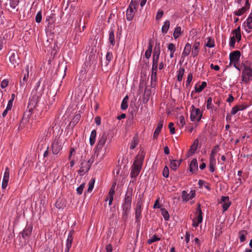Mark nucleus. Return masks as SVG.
Returning a JSON list of instances; mask_svg holds the SVG:
<instances>
[{
    "label": "nucleus",
    "mask_w": 252,
    "mask_h": 252,
    "mask_svg": "<svg viewBox=\"0 0 252 252\" xmlns=\"http://www.w3.org/2000/svg\"><path fill=\"white\" fill-rule=\"evenodd\" d=\"M132 196V189L128 188L125 195L123 202L122 204L123 210L122 215L124 218L126 219L131 209Z\"/></svg>",
    "instance_id": "nucleus-1"
},
{
    "label": "nucleus",
    "mask_w": 252,
    "mask_h": 252,
    "mask_svg": "<svg viewBox=\"0 0 252 252\" xmlns=\"http://www.w3.org/2000/svg\"><path fill=\"white\" fill-rule=\"evenodd\" d=\"M143 158H136L131 167L130 176L131 178L135 179L139 174L143 162Z\"/></svg>",
    "instance_id": "nucleus-2"
},
{
    "label": "nucleus",
    "mask_w": 252,
    "mask_h": 252,
    "mask_svg": "<svg viewBox=\"0 0 252 252\" xmlns=\"http://www.w3.org/2000/svg\"><path fill=\"white\" fill-rule=\"evenodd\" d=\"M107 136L108 135L105 132H103L100 135L99 140L96 146L95 151V153H97V157H103L106 156V155H105L106 152L105 151L104 153L103 152L104 150H102V148L106 143Z\"/></svg>",
    "instance_id": "nucleus-3"
},
{
    "label": "nucleus",
    "mask_w": 252,
    "mask_h": 252,
    "mask_svg": "<svg viewBox=\"0 0 252 252\" xmlns=\"http://www.w3.org/2000/svg\"><path fill=\"white\" fill-rule=\"evenodd\" d=\"M244 68L242 72V81L247 84L252 80V69L249 65L243 64Z\"/></svg>",
    "instance_id": "nucleus-4"
},
{
    "label": "nucleus",
    "mask_w": 252,
    "mask_h": 252,
    "mask_svg": "<svg viewBox=\"0 0 252 252\" xmlns=\"http://www.w3.org/2000/svg\"><path fill=\"white\" fill-rule=\"evenodd\" d=\"M138 4L137 0H131L126 13V18L128 21H130L133 19L135 14L134 10L136 8Z\"/></svg>",
    "instance_id": "nucleus-5"
},
{
    "label": "nucleus",
    "mask_w": 252,
    "mask_h": 252,
    "mask_svg": "<svg viewBox=\"0 0 252 252\" xmlns=\"http://www.w3.org/2000/svg\"><path fill=\"white\" fill-rule=\"evenodd\" d=\"M40 83L41 79H40L36 83L31 94V95L37 97L38 98H40L42 95L45 89V86L44 85L40 86Z\"/></svg>",
    "instance_id": "nucleus-6"
},
{
    "label": "nucleus",
    "mask_w": 252,
    "mask_h": 252,
    "mask_svg": "<svg viewBox=\"0 0 252 252\" xmlns=\"http://www.w3.org/2000/svg\"><path fill=\"white\" fill-rule=\"evenodd\" d=\"M80 162L81 164L79 172L84 174L89 171L93 161H91V159L86 160L85 158H81Z\"/></svg>",
    "instance_id": "nucleus-7"
},
{
    "label": "nucleus",
    "mask_w": 252,
    "mask_h": 252,
    "mask_svg": "<svg viewBox=\"0 0 252 252\" xmlns=\"http://www.w3.org/2000/svg\"><path fill=\"white\" fill-rule=\"evenodd\" d=\"M190 119L191 121H199L202 118V113L199 108H196L193 105L191 106Z\"/></svg>",
    "instance_id": "nucleus-8"
},
{
    "label": "nucleus",
    "mask_w": 252,
    "mask_h": 252,
    "mask_svg": "<svg viewBox=\"0 0 252 252\" xmlns=\"http://www.w3.org/2000/svg\"><path fill=\"white\" fill-rule=\"evenodd\" d=\"M62 149V142L60 138H55L52 144V153L54 155H58Z\"/></svg>",
    "instance_id": "nucleus-9"
},
{
    "label": "nucleus",
    "mask_w": 252,
    "mask_h": 252,
    "mask_svg": "<svg viewBox=\"0 0 252 252\" xmlns=\"http://www.w3.org/2000/svg\"><path fill=\"white\" fill-rule=\"evenodd\" d=\"M241 52L239 50L234 51L229 54V64L238 63L240 62Z\"/></svg>",
    "instance_id": "nucleus-10"
},
{
    "label": "nucleus",
    "mask_w": 252,
    "mask_h": 252,
    "mask_svg": "<svg viewBox=\"0 0 252 252\" xmlns=\"http://www.w3.org/2000/svg\"><path fill=\"white\" fill-rule=\"evenodd\" d=\"M39 99V98H38L37 97H34L32 95H31V96L30 97L28 106V108H29V114L28 115V117L31 115V113H32V112L37 106V103Z\"/></svg>",
    "instance_id": "nucleus-11"
},
{
    "label": "nucleus",
    "mask_w": 252,
    "mask_h": 252,
    "mask_svg": "<svg viewBox=\"0 0 252 252\" xmlns=\"http://www.w3.org/2000/svg\"><path fill=\"white\" fill-rule=\"evenodd\" d=\"M220 203L222 204V212H225L231 205V202L228 196H222Z\"/></svg>",
    "instance_id": "nucleus-12"
},
{
    "label": "nucleus",
    "mask_w": 252,
    "mask_h": 252,
    "mask_svg": "<svg viewBox=\"0 0 252 252\" xmlns=\"http://www.w3.org/2000/svg\"><path fill=\"white\" fill-rule=\"evenodd\" d=\"M73 230L70 231L67 236L64 252H69L73 240Z\"/></svg>",
    "instance_id": "nucleus-13"
},
{
    "label": "nucleus",
    "mask_w": 252,
    "mask_h": 252,
    "mask_svg": "<svg viewBox=\"0 0 252 252\" xmlns=\"http://www.w3.org/2000/svg\"><path fill=\"white\" fill-rule=\"evenodd\" d=\"M32 228L33 226L32 223H27L23 231L21 232L23 238L26 239V237L30 236L32 230Z\"/></svg>",
    "instance_id": "nucleus-14"
},
{
    "label": "nucleus",
    "mask_w": 252,
    "mask_h": 252,
    "mask_svg": "<svg viewBox=\"0 0 252 252\" xmlns=\"http://www.w3.org/2000/svg\"><path fill=\"white\" fill-rule=\"evenodd\" d=\"M142 203L140 200L138 201L135 208V221L138 222L141 218Z\"/></svg>",
    "instance_id": "nucleus-15"
},
{
    "label": "nucleus",
    "mask_w": 252,
    "mask_h": 252,
    "mask_svg": "<svg viewBox=\"0 0 252 252\" xmlns=\"http://www.w3.org/2000/svg\"><path fill=\"white\" fill-rule=\"evenodd\" d=\"M160 53V47L159 43H156L153 55V61L158 62V59Z\"/></svg>",
    "instance_id": "nucleus-16"
},
{
    "label": "nucleus",
    "mask_w": 252,
    "mask_h": 252,
    "mask_svg": "<svg viewBox=\"0 0 252 252\" xmlns=\"http://www.w3.org/2000/svg\"><path fill=\"white\" fill-rule=\"evenodd\" d=\"M198 140L196 139L194 140V142L193 143L192 145L191 146L188 152V157L192 156V155L195 152V151L197 150V146L198 144Z\"/></svg>",
    "instance_id": "nucleus-17"
},
{
    "label": "nucleus",
    "mask_w": 252,
    "mask_h": 252,
    "mask_svg": "<svg viewBox=\"0 0 252 252\" xmlns=\"http://www.w3.org/2000/svg\"><path fill=\"white\" fill-rule=\"evenodd\" d=\"M163 120H161L159 121V122L158 124L157 127L154 132V135H153V138H157L160 133L161 128L163 126Z\"/></svg>",
    "instance_id": "nucleus-18"
},
{
    "label": "nucleus",
    "mask_w": 252,
    "mask_h": 252,
    "mask_svg": "<svg viewBox=\"0 0 252 252\" xmlns=\"http://www.w3.org/2000/svg\"><path fill=\"white\" fill-rule=\"evenodd\" d=\"M198 162L196 158H193L189 165V171L192 173L198 170Z\"/></svg>",
    "instance_id": "nucleus-19"
},
{
    "label": "nucleus",
    "mask_w": 252,
    "mask_h": 252,
    "mask_svg": "<svg viewBox=\"0 0 252 252\" xmlns=\"http://www.w3.org/2000/svg\"><path fill=\"white\" fill-rule=\"evenodd\" d=\"M182 161V158H180V160L173 159L170 161V168L173 170H176Z\"/></svg>",
    "instance_id": "nucleus-20"
},
{
    "label": "nucleus",
    "mask_w": 252,
    "mask_h": 252,
    "mask_svg": "<svg viewBox=\"0 0 252 252\" xmlns=\"http://www.w3.org/2000/svg\"><path fill=\"white\" fill-rule=\"evenodd\" d=\"M55 21V15L54 14H51L50 16L46 18V22H48V27L50 28V31L53 29L54 26H52L53 24Z\"/></svg>",
    "instance_id": "nucleus-21"
},
{
    "label": "nucleus",
    "mask_w": 252,
    "mask_h": 252,
    "mask_svg": "<svg viewBox=\"0 0 252 252\" xmlns=\"http://www.w3.org/2000/svg\"><path fill=\"white\" fill-rule=\"evenodd\" d=\"M199 46L200 42L198 41H196L193 44L191 54L194 57L198 55L199 51Z\"/></svg>",
    "instance_id": "nucleus-22"
},
{
    "label": "nucleus",
    "mask_w": 252,
    "mask_h": 252,
    "mask_svg": "<svg viewBox=\"0 0 252 252\" xmlns=\"http://www.w3.org/2000/svg\"><path fill=\"white\" fill-rule=\"evenodd\" d=\"M196 214L197 215V217L195 219L198 221L199 222H202L203 219L202 212L201 209V205L200 204L198 205V206L196 208Z\"/></svg>",
    "instance_id": "nucleus-23"
},
{
    "label": "nucleus",
    "mask_w": 252,
    "mask_h": 252,
    "mask_svg": "<svg viewBox=\"0 0 252 252\" xmlns=\"http://www.w3.org/2000/svg\"><path fill=\"white\" fill-rule=\"evenodd\" d=\"M9 61L14 67L19 64V58L14 53H13L10 57Z\"/></svg>",
    "instance_id": "nucleus-24"
},
{
    "label": "nucleus",
    "mask_w": 252,
    "mask_h": 252,
    "mask_svg": "<svg viewBox=\"0 0 252 252\" xmlns=\"http://www.w3.org/2000/svg\"><path fill=\"white\" fill-rule=\"evenodd\" d=\"M191 45L190 44L187 43L186 44L184 51L182 54V57H185L188 56L191 51Z\"/></svg>",
    "instance_id": "nucleus-25"
},
{
    "label": "nucleus",
    "mask_w": 252,
    "mask_h": 252,
    "mask_svg": "<svg viewBox=\"0 0 252 252\" xmlns=\"http://www.w3.org/2000/svg\"><path fill=\"white\" fill-rule=\"evenodd\" d=\"M109 41L112 46L115 45L114 32L112 29H111L109 31Z\"/></svg>",
    "instance_id": "nucleus-26"
},
{
    "label": "nucleus",
    "mask_w": 252,
    "mask_h": 252,
    "mask_svg": "<svg viewBox=\"0 0 252 252\" xmlns=\"http://www.w3.org/2000/svg\"><path fill=\"white\" fill-rule=\"evenodd\" d=\"M232 33L235 35V38L237 39L238 42H239L241 39L240 27L239 26L236 29L233 31Z\"/></svg>",
    "instance_id": "nucleus-27"
},
{
    "label": "nucleus",
    "mask_w": 252,
    "mask_h": 252,
    "mask_svg": "<svg viewBox=\"0 0 252 252\" xmlns=\"http://www.w3.org/2000/svg\"><path fill=\"white\" fill-rule=\"evenodd\" d=\"M96 136V131L95 130H92L90 137V144L91 146H93L95 142Z\"/></svg>",
    "instance_id": "nucleus-28"
},
{
    "label": "nucleus",
    "mask_w": 252,
    "mask_h": 252,
    "mask_svg": "<svg viewBox=\"0 0 252 252\" xmlns=\"http://www.w3.org/2000/svg\"><path fill=\"white\" fill-rule=\"evenodd\" d=\"M139 143V139L137 135H135L134 136H133L132 141L130 145V149H134L136 146Z\"/></svg>",
    "instance_id": "nucleus-29"
},
{
    "label": "nucleus",
    "mask_w": 252,
    "mask_h": 252,
    "mask_svg": "<svg viewBox=\"0 0 252 252\" xmlns=\"http://www.w3.org/2000/svg\"><path fill=\"white\" fill-rule=\"evenodd\" d=\"M170 27V22L169 20H166L161 29V32L163 33H166Z\"/></svg>",
    "instance_id": "nucleus-30"
},
{
    "label": "nucleus",
    "mask_w": 252,
    "mask_h": 252,
    "mask_svg": "<svg viewBox=\"0 0 252 252\" xmlns=\"http://www.w3.org/2000/svg\"><path fill=\"white\" fill-rule=\"evenodd\" d=\"M248 234L246 230H241L239 232V238L241 242H244L246 240V236Z\"/></svg>",
    "instance_id": "nucleus-31"
},
{
    "label": "nucleus",
    "mask_w": 252,
    "mask_h": 252,
    "mask_svg": "<svg viewBox=\"0 0 252 252\" xmlns=\"http://www.w3.org/2000/svg\"><path fill=\"white\" fill-rule=\"evenodd\" d=\"M207 42L205 46L209 48H213L215 46V41L213 38H212L211 37H208L207 38Z\"/></svg>",
    "instance_id": "nucleus-32"
},
{
    "label": "nucleus",
    "mask_w": 252,
    "mask_h": 252,
    "mask_svg": "<svg viewBox=\"0 0 252 252\" xmlns=\"http://www.w3.org/2000/svg\"><path fill=\"white\" fill-rule=\"evenodd\" d=\"M161 213L163 217L165 220H168L170 218V216L168 212L166 210V209L162 208L160 209Z\"/></svg>",
    "instance_id": "nucleus-33"
},
{
    "label": "nucleus",
    "mask_w": 252,
    "mask_h": 252,
    "mask_svg": "<svg viewBox=\"0 0 252 252\" xmlns=\"http://www.w3.org/2000/svg\"><path fill=\"white\" fill-rule=\"evenodd\" d=\"M198 185L199 186V188H201L202 187H204L208 190H211V188L210 187L209 184L208 183H207V182H206L205 181H203V180H199L198 181Z\"/></svg>",
    "instance_id": "nucleus-34"
},
{
    "label": "nucleus",
    "mask_w": 252,
    "mask_h": 252,
    "mask_svg": "<svg viewBox=\"0 0 252 252\" xmlns=\"http://www.w3.org/2000/svg\"><path fill=\"white\" fill-rule=\"evenodd\" d=\"M216 158H210L209 163V170L211 172H214L215 170Z\"/></svg>",
    "instance_id": "nucleus-35"
},
{
    "label": "nucleus",
    "mask_w": 252,
    "mask_h": 252,
    "mask_svg": "<svg viewBox=\"0 0 252 252\" xmlns=\"http://www.w3.org/2000/svg\"><path fill=\"white\" fill-rule=\"evenodd\" d=\"M128 99V97L127 95H126L123 99L121 105V108L122 110H126L127 109L128 107L127 104V101Z\"/></svg>",
    "instance_id": "nucleus-36"
},
{
    "label": "nucleus",
    "mask_w": 252,
    "mask_h": 252,
    "mask_svg": "<svg viewBox=\"0 0 252 252\" xmlns=\"http://www.w3.org/2000/svg\"><path fill=\"white\" fill-rule=\"evenodd\" d=\"M177 80L179 82H181L182 80V78L185 73V69L183 67H180L177 71Z\"/></svg>",
    "instance_id": "nucleus-37"
},
{
    "label": "nucleus",
    "mask_w": 252,
    "mask_h": 252,
    "mask_svg": "<svg viewBox=\"0 0 252 252\" xmlns=\"http://www.w3.org/2000/svg\"><path fill=\"white\" fill-rule=\"evenodd\" d=\"M207 109H211L212 111L214 110H217V108L215 107L214 105L212 104V98L211 97H209L207 100Z\"/></svg>",
    "instance_id": "nucleus-38"
},
{
    "label": "nucleus",
    "mask_w": 252,
    "mask_h": 252,
    "mask_svg": "<svg viewBox=\"0 0 252 252\" xmlns=\"http://www.w3.org/2000/svg\"><path fill=\"white\" fill-rule=\"evenodd\" d=\"M247 10L248 9L243 6L241 8L234 11V14L236 16H240L243 15Z\"/></svg>",
    "instance_id": "nucleus-39"
},
{
    "label": "nucleus",
    "mask_w": 252,
    "mask_h": 252,
    "mask_svg": "<svg viewBox=\"0 0 252 252\" xmlns=\"http://www.w3.org/2000/svg\"><path fill=\"white\" fill-rule=\"evenodd\" d=\"M81 118V115L80 114H77L75 115L72 121L70 122V124H72L73 126L76 125L79 121Z\"/></svg>",
    "instance_id": "nucleus-40"
},
{
    "label": "nucleus",
    "mask_w": 252,
    "mask_h": 252,
    "mask_svg": "<svg viewBox=\"0 0 252 252\" xmlns=\"http://www.w3.org/2000/svg\"><path fill=\"white\" fill-rule=\"evenodd\" d=\"M207 86V83L206 82H202L201 84L197 87L196 86L195 87V92L196 93H200Z\"/></svg>",
    "instance_id": "nucleus-41"
},
{
    "label": "nucleus",
    "mask_w": 252,
    "mask_h": 252,
    "mask_svg": "<svg viewBox=\"0 0 252 252\" xmlns=\"http://www.w3.org/2000/svg\"><path fill=\"white\" fill-rule=\"evenodd\" d=\"M181 33V27H177L174 32L173 36L175 39H177L179 37L180 34Z\"/></svg>",
    "instance_id": "nucleus-42"
},
{
    "label": "nucleus",
    "mask_w": 252,
    "mask_h": 252,
    "mask_svg": "<svg viewBox=\"0 0 252 252\" xmlns=\"http://www.w3.org/2000/svg\"><path fill=\"white\" fill-rule=\"evenodd\" d=\"M159 240H160V238L155 234L151 238L148 240L147 243L148 244H151Z\"/></svg>",
    "instance_id": "nucleus-43"
},
{
    "label": "nucleus",
    "mask_w": 252,
    "mask_h": 252,
    "mask_svg": "<svg viewBox=\"0 0 252 252\" xmlns=\"http://www.w3.org/2000/svg\"><path fill=\"white\" fill-rule=\"evenodd\" d=\"M94 183H95V179L92 178L91 180H90V181L89 182V187H88V190H87L88 192H91L93 190V189L94 188Z\"/></svg>",
    "instance_id": "nucleus-44"
},
{
    "label": "nucleus",
    "mask_w": 252,
    "mask_h": 252,
    "mask_svg": "<svg viewBox=\"0 0 252 252\" xmlns=\"http://www.w3.org/2000/svg\"><path fill=\"white\" fill-rule=\"evenodd\" d=\"M113 54L112 52H108L106 55V66H107L108 63L112 61L113 59Z\"/></svg>",
    "instance_id": "nucleus-45"
},
{
    "label": "nucleus",
    "mask_w": 252,
    "mask_h": 252,
    "mask_svg": "<svg viewBox=\"0 0 252 252\" xmlns=\"http://www.w3.org/2000/svg\"><path fill=\"white\" fill-rule=\"evenodd\" d=\"M55 206L59 209H63L65 207V205L62 200H57L55 203Z\"/></svg>",
    "instance_id": "nucleus-46"
},
{
    "label": "nucleus",
    "mask_w": 252,
    "mask_h": 252,
    "mask_svg": "<svg viewBox=\"0 0 252 252\" xmlns=\"http://www.w3.org/2000/svg\"><path fill=\"white\" fill-rule=\"evenodd\" d=\"M85 187V183H83L77 188L76 191L78 194L81 195L82 194Z\"/></svg>",
    "instance_id": "nucleus-47"
},
{
    "label": "nucleus",
    "mask_w": 252,
    "mask_h": 252,
    "mask_svg": "<svg viewBox=\"0 0 252 252\" xmlns=\"http://www.w3.org/2000/svg\"><path fill=\"white\" fill-rule=\"evenodd\" d=\"M185 125V118L183 116H180L179 117V122H178V125L179 127L182 128Z\"/></svg>",
    "instance_id": "nucleus-48"
},
{
    "label": "nucleus",
    "mask_w": 252,
    "mask_h": 252,
    "mask_svg": "<svg viewBox=\"0 0 252 252\" xmlns=\"http://www.w3.org/2000/svg\"><path fill=\"white\" fill-rule=\"evenodd\" d=\"M158 66V62L153 61L152 72H153L154 73H157Z\"/></svg>",
    "instance_id": "nucleus-49"
},
{
    "label": "nucleus",
    "mask_w": 252,
    "mask_h": 252,
    "mask_svg": "<svg viewBox=\"0 0 252 252\" xmlns=\"http://www.w3.org/2000/svg\"><path fill=\"white\" fill-rule=\"evenodd\" d=\"M189 194H188V192L184 190L182 192V198L184 201H185L186 202L189 201Z\"/></svg>",
    "instance_id": "nucleus-50"
},
{
    "label": "nucleus",
    "mask_w": 252,
    "mask_h": 252,
    "mask_svg": "<svg viewBox=\"0 0 252 252\" xmlns=\"http://www.w3.org/2000/svg\"><path fill=\"white\" fill-rule=\"evenodd\" d=\"M29 66L27 65L25 68L26 70V73L24 74L23 78L22 79L23 82H27L29 78Z\"/></svg>",
    "instance_id": "nucleus-51"
},
{
    "label": "nucleus",
    "mask_w": 252,
    "mask_h": 252,
    "mask_svg": "<svg viewBox=\"0 0 252 252\" xmlns=\"http://www.w3.org/2000/svg\"><path fill=\"white\" fill-rule=\"evenodd\" d=\"M9 1L10 6L12 9H15L19 2V0H9Z\"/></svg>",
    "instance_id": "nucleus-52"
},
{
    "label": "nucleus",
    "mask_w": 252,
    "mask_h": 252,
    "mask_svg": "<svg viewBox=\"0 0 252 252\" xmlns=\"http://www.w3.org/2000/svg\"><path fill=\"white\" fill-rule=\"evenodd\" d=\"M220 150V148L219 146H215L211 151L210 158H214V157L217 156L216 153Z\"/></svg>",
    "instance_id": "nucleus-53"
},
{
    "label": "nucleus",
    "mask_w": 252,
    "mask_h": 252,
    "mask_svg": "<svg viewBox=\"0 0 252 252\" xmlns=\"http://www.w3.org/2000/svg\"><path fill=\"white\" fill-rule=\"evenodd\" d=\"M169 168L167 166H165L162 171V175L165 178H168L169 177Z\"/></svg>",
    "instance_id": "nucleus-54"
},
{
    "label": "nucleus",
    "mask_w": 252,
    "mask_h": 252,
    "mask_svg": "<svg viewBox=\"0 0 252 252\" xmlns=\"http://www.w3.org/2000/svg\"><path fill=\"white\" fill-rule=\"evenodd\" d=\"M9 178V170L8 167H6L5 169V172L4 173L3 179L8 180Z\"/></svg>",
    "instance_id": "nucleus-55"
},
{
    "label": "nucleus",
    "mask_w": 252,
    "mask_h": 252,
    "mask_svg": "<svg viewBox=\"0 0 252 252\" xmlns=\"http://www.w3.org/2000/svg\"><path fill=\"white\" fill-rule=\"evenodd\" d=\"M168 49L170 52H175L176 51V47L175 45L172 43H170L168 45Z\"/></svg>",
    "instance_id": "nucleus-56"
},
{
    "label": "nucleus",
    "mask_w": 252,
    "mask_h": 252,
    "mask_svg": "<svg viewBox=\"0 0 252 252\" xmlns=\"http://www.w3.org/2000/svg\"><path fill=\"white\" fill-rule=\"evenodd\" d=\"M42 20V13L41 11H39L36 14V15L35 16V21L37 23H40Z\"/></svg>",
    "instance_id": "nucleus-57"
},
{
    "label": "nucleus",
    "mask_w": 252,
    "mask_h": 252,
    "mask_svg": "<svg viewBox=\"0 0 252 252\" xmlns=\"http://www.w3.org/2000/svg\"><path fill=\"white\" fill-rule=\"evenodd\" d=\"M236 39L234 36H232L230 38L229 46L230 47L233 48L235 47Z\"/></svg>",
    "instance_id": "nucleus-58"
},
{
    "label": "nucleus",
    "mask_w": 252,
    "mask_h": 252,
    "mask_svg": "<svg viewBox=\"0 0 252 252\" xmlns=\"http://www.w3.org/2000/svg\"><path fill=\"white\" fill-rule=\"evenodd\" d=\"M8 80L7 79H4L2 81L0 84V87L2 89L5 88L8 85Z\"/></svg>",
    "instance_id": "nucleus-59"
},
{
    "label": "nucleus",
    "mask_w": 252,
    "mask_h": 252,
    "mask_svg": "<svg viewBox=\"0 0 252 252\" xmlns=\"http://www.w3.org/2000/svg\"><path fill=\"white\" fill-rule=\"evenodd\" d=\"M168 127L170 129V132L172 134H174L175 132V129L174 127V123L172 122L170 123L168 125Z\"/></svg>",
    "instance_id": "nucleus-60"
},
{
    "label": "nucleus",
    "mask_w": 252,
    "mask_h": 252,
    "mask_svg": "<svg viewBox=\"0 0 252 252\" xmlns=\"http://www.w3.org/2000/svg\"><path fill=\"white\" fill-rule=\"evenodd\" d=\"M192 79V74L191 73H190L188 74L187 80L186 81V86L188 87L189 84L190 83Z\"/></svg>",
    "instance_id": "nucleus-61"
},
{
    "label": "nucleus",
    "mask_w": 252,
    "mask_h": 252,
    "mask_svg": "<svg viewBox=\"0 0 252 252\" xmlns=\"http://www.w3.org/2000/svg\"><path fill=\"white\" fill-rule=\"evenodd\" d=\"M116 184H114L111 189H110L108 193V195H112L114 196V193H115V187Z\"/></svg>",
    "instance_id": "nucleus-62"
},
{
    "label": "nucleus",
    "mask_w": 252,
    "mask_h": 252,
    "mask_svg": "<svg viewBox=\"0 0 252 252\" xmlns=\"http://www.w3.org/2000/svg\"><path fill=\"white\" fill-rule=\"evenodd\" d=\"M163 14V11L161 10H159L157 13V15H156V19L157 20L160 19L161 18V17L162 16Z\"/></svg>",
    "instance_id": "nucleus-63"
},
{
    "label": "nucleus",
    "mask_w": 252,
    "mask_h": 252,
    "mask_svg": "<svg viewBox=\"0 0 252 252\" xmlns=\"http://www.w3.org/2000/svg\"><path fill=\"white\" fill-rule=\"evenodd\" d=\"M243 26L245 27V28H246V27H247L249 30H251L252 29V22L250 23L249 22H245L243 24Z\"/></svg>",
    "instance_id": "nucleus-64"
}]
</instances>
